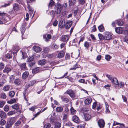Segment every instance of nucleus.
Returning a JSON list of instances; mask_svg holds the SVG:
<instances>
[{"label": "nucleus", "instance_id": "obj_33", "mask_svg": "<svg viewBox=\"0 0 128 128\" xmlns=\"http://www.w3.org/2000/svg\"><path fill=\"white\" fill-rule=\"evenodd\" d=\"M14 83L16 85H18L20 83V80L18 79H16L15 80Z\"/></svg>", "mask_w": 128, "mask_h": 128}, {"label": "nucleus", "instance_id": "obj_64", "mask_svg": "<svg viewBox=\"0 0 128 128\" xmlns=\"http://www.w3.org/2000/svg\"><path fill=\"white\" fill-rule=\"evenodd\" d=\"M101 56L100 55H98L96 58V60H98L99 61L100 60L101 58Z\"/></svg>", "mask_w": 128, "mask_h": 128}, {"label": "nucleus", "instance_id": "obj_43", "mask_svg": "<svg viewBox=\"0 0 128 128\" xmlns=\"http://www.w3.org/2000/svg\"><path fill=\"white\" fill-rule=\"evenodd\" d=\"M98 36L99 39L101 40H104V37L103 36V35L101 34H98Z\"/></svg>", "mask_w": 128, "mask_h": 128}, {"label": "nucleus", "instance_id": "obj_35", "mask_svg": "<svg viewBox=\"0 0 128 128\" xmlns=\"http://www.w3.org/2000/svg\"><path fill=\"white\" fill-rule=\"evenodd\" d=\"M39 70V68L38 67L32 70V72L33 73L36 74L38 72Z\"/></svg>", "mask_w": 128, "mask_h": 128}, {"label": "nucleus", "instance_id": "obj_32", "mask_svg": "<svg viewBox=\"0 0 128 128\" xmlns=\"http://www.w3.org/2000/svg\"><path fill=\"white\" fill-rule=\"evenodd\" d=\"M105 108L106 109V113H109L110 112V110L108 109V103H107L106 102L105 103Z\"/></svg>", "mask_w": 128, "mask_h": 128}, {"label": "nucleus", "instance_id": "obj_51", "mask_svg": "<svg viewBox=\"0 0 128 128\" xmlns=\"http://www.w3.org/2000/svg\"><path fill=\"white\" fill-rule=\"evenodd\" d=\"M98 103H97L96 102H95L94 103L92 107L93 109H95V108H96Z\"/></svg>", "mask_w": 128, "mask_h": 128}, {"label": "nucleus", "instance_id": "obj_7", "mask_svg": "<svg viewBox=\"0 0 128 128\" xmlns=\"http://www.w3.org/2000/svg\"><path fill=\"white\" fill-rule=\"evenodd\" d=\"M115 30L116 32L118 34H122L123 32L124 29L122 27H116L115 28Z\"/></svg>", "mask_w": 128, "mask_h": 128}, {"label": "nucleus", "instance_id": "obj_49", "mask_svg": "<svg viewBox=\"0 0 128 128\" xmlns=\"http://www.w3.org/2000/svg\"><path fill=\"white\" fill-rule=\"evenodd\" d=\"M106 76L108 78V79L111 81L113 80L114 78L112 77V75H109L108 74L106 75Z\"/></svg>", "mask_w": 128, "mask_h": 128}, {"label": "nucleus", "instance_id": "obj_39", "mask_svg": "<svg viewBox=\"0 0 128 128\" xmlns=\"http://www.w3.org/2000/svg\"><path fill=\"white\" fill-rule=\"evenodd\" d=\"M58 25L60 28H62L64 27L63 24V21L62 20H60L59 22Z\"/></svg>", "mask_w": 128, "mask_h": 128}, {"label": "nucleus", "instance_id": "obj_40", "mask_svg": "<svg viewBox=\"0 0 128 128\" xmlns=\"http://www.w3.org/2000/svg\"><path fill=\"white\" fill-rule=\"evenodd\" d=\"M61 124L60 122L56 123L54 126L55 128H60L61 126Z\"/></svg>", "mask_w": 128, "mask_h": 128}, {"label": "nucleus", "instance_id": "obj_36", "mask_svg": "<svg viewBox=\"0 0 128 128\" xmlns=\"http://www.w3.org/2000/svg\"><path fill=\"white\" fill-rule=\"evenodd\" d=\"M15 95V92L13 91L10 92L9 93V95L11 97H13Z\"/></svg>", "mask_w": 128, "mask_h": 128}, {"label": "nucleus", "instance_id": "obj_41", "mask_svg": "<svg viewBox=\"0 0 128 128\" xmlns=\"http://www.w3.org/2000/svg\"><path fill=\"white\" fill-rule=\"evenodd\" d=\"M117 85L120 88H122L124 86V82H121L119 84L118 83V84Z\"/></svg>", "mask_w": 128, "mask_h": 128}, {"label": "nucleus", "instance_id": "obj_16", "mask_svg": "<svg viewBox=\"0 0 128 128\" xmlns=\"http://www.w3.org/2000/svg\"><path fill=\"white\" fill-rule=\"evenodd\" d=\"M84 115L86 120L88 121L90 120L91 118L90 115L86 113L84 114Z\"/></svg>", "mask_w": 128, "mask_h": 128}, {"label": "nucleus", "instance_id": "obj_28", "mask_svg": "<svg viewBox=\"0 0 128 128\" xmlns=\"http://www.w3.org/2000/svg\"><path fill=\"white\" fill-rule=\"evenodd\" d=\"M16 102V100L15 98H12L10 100L8 101V103L10 104H12Z\"/></svg>", "mask_w": 128, "mask_h": 128}, {"label": "nucleus", "instance_id": "obj_52", "mask_svg": "<svg viewBox=\"0 0 128 128\" xmlns=\"http://www.w3.org/2000/svg\"><path fill=\"white\" fill-rule=\"evenodd\" d=\"M84 46L86 48H88L89 47V44L87 42H86L84 44Z\"/></svg>", "mask_w": 128, "mask_h": 128}, {"label": "nucleus", "instance_id": "obj_1", "mask_svg": "<svg viewBox=\"0 0 128 128\" xmlns=\"http://www.w3.org/2000/svg\"><path fill=\"white\" fill-rule=\"evenodd\" d=\"M54 8L56 12L58 14L60 13L63 8V6L60 3H58L56 4Z\"/></svg>", "mask_w": 128, "mask_h": 128}, {"label": "nucleus", "instance_id": "obj_37", "mask_svg": "<svg viewBox=\"0 0 128 128\" xmlns=\"http://www.w3.org/2000/svg\"><path fill=\"white\" fill-rule=\"evenodd\" d=\"M20 30H21V33L22 35H23L25 30V28L24 26H22V27L20 28Z\"/></svg>", "mask_w": 128, "mask_h": 128}, {"label": "nucleus", "instance_id": "obj_48", "mask_svg": "<svg viewBox=\"0 0 128 128\" xmlns=\"http://www.w3.org/2000/svg\"><path fill=\"white\" fill-rule=\"evenodd\" d=\"M111 58V57L109 55L106 54L105 56V59L107 61L110 60V59Z\"/></svg>", "mask_w": 128, "mask_h": 128}, {"label": "nucleus", "instance_id": "obj_26", "mask_svg": "<svg viewBox=\"0 0 128 128\" xmlns=\"http://www.w3.org/2000/svg\"><path fill=\"white\" fill-rule=\"evenodd\" d=\"M24 100L28 102V96L27 94L25 92L24 93Z\"/></svg>", "mask_w": 128, "mask_h": 128}, {"label": "nucleus", "instance_id": "obj_55", "mask_svg": "<svg viewBox=\"0 0 128 128\" xmlns=\"http://www.w3.org/2000/svg\"><path fill=\"white\" fill-rule=\"evenodd\" d=\"M36 81L35 80H34L30 82V85L31 86H33L36 82Z\"/></svg>", "mask_w": 128, "mask_h": 128}, {"label": "nucleus", "instance_id": "obj_10", "mask_svg": "<svg viewBox=\"0 0 128 128\" xmlns=\"http://www.w3.org/2000/svg\"><path fill=\"white\" fill-rule=\"evenodd\" d=\"M72 24V22L71 21H68L67 22L66 24V28L67 29L70 28Z\"/></svg>", "mask_w": 128, "mask_h": 128}, {"label": "nucleus", "instance_id": "obj_30", "mask_svg": "<svg viewBox=\"0 0 128 128\" xmlns=\"http://www.w3.org/2000/svg\"><path fill=\"white\" fill-rule=\"evenodd\" d=\"M5 56L8 59L12 58V55L11 54L8 53L6 54Z\"/></svg>", "mask_w": 128, "mask_h": 128}, {"label": "nucleus", "instance_id": "obj_8", "mask_svg": "<svg viewBox=\"0 0 128 128\" xmlns=\"http://www.w3.org/2000/svg\"><path fill=\"white\" fill-rule=\"evenodd\" d=\"M112 36L111 34L108 32H106L105 34L104 39L106 40H109L111 39Z\"/></svg>", "mask_w": 128, "mask_h": 128}, {"label": "nucleus", "instance_id": "obj_13", "mask_svg": "<svg viewBox=\"0 0 128 128\" xmlns=\"http://www.w3.org/2000/svg\"><path fill=\"white\" fill-rule=\"evenodd\" d=\"M34 51L37 52H40L42 50L41 48L40 47L37 46H34Z\"/></svg>", "mask_w": 128, "mask_h": 128}, {"label": "nucleus", "instance_id": "obj_25", "mask_svg": "<svg viewBox=\"0 0 128 128\" xmlns=\"http://www.w3.org/2000/svg\"><path fill=\"white\" fill-rule=\"evenodd\" d=\"M70 110L71 114L73 115L75 114L76 112V110H75L72 106L71 107Z\"/></svg>", "mask_w": 128, "mask_h": 128}, {"label": "nucleus", "instance_id": "obj_62", "mask_svg": "<svg viewBox=\"0 0 128 128\" xmlns=\"http://www.w3.org/2000/svg\"><path fill=\"white\" fill-rule=\"evenodd\" d=\"M1 97L3 99H5L6 97V96L4 93H2L1 94Z\"/></svg>", "mask_w": 128, "mask_h": 128}, {"label": "nucleus", "instance_id": "obj_15", "mask_svg": "<svg viewBox=\"0 0 128 128\" xmlns=\"http://www.w3.org/2000/svg\"><path fill=\"white\" fill-rule=\"evenodd\" d=\"M61 98L62 100L64 102L67 103L69 101V99L64 96H61Z\"/></svg>", "mask_w": 128, "mask_h": 128}, {"label": "nucleus", "instance_id": "obj_56", "mask_svg": "<svg viewBox=\"0 0 128 128\" xmlns=\"http://www.w3.org/2000/svg\"><path fill=\"white\" fill-rule=\"evenodd\" d=\"M63 119L66 120L68 118V114H64L63 115Z\"/></svg>", "mask_w": 128, "mask_h": 128}, {"label": "nucleus", "instance_id": "obj_12", "mask_svg": "<svg viewBox=\"0 0 128 128\" xmlns=\"http://www.w3.org/2000/svg\"><path fill=\"white\" fill-rule=\"evenodd\" d=\"M72 120L73 122L76 123H78L79 122V119L77 116L74 115L72 116Z\"/></svg>", "mask_w": 128, "mask_h": 128}, {"label": "nucleus", "instance_id": "obj_58", "mask_svg": "<svg viewBox=\"0 0 128 128\" xmlns=\"http://www.w3.org/2000/svg\"><path fill=\"white\" fill-rule=\"evenodd\" d=\"M5 104V102L3 101L0 102V108H2Z\"/></svg>", "mask_w": 128, "mask_h": 128}, {"label": "nucleus", "instance_id": "obj_18", "mask_svg": "<svg viewBox=\"0 0 128 128\" xmlns=\"http://www.w3.org/2000/svg\"><path fill=\"white\" fill-rule=\"evenodd\" d=\"M6 113L4 111H0V116L2 118H4L6 117Z\"/></svg>", "mask_w": 128, "mask_h": 128}, {"label": "nucleus", "instance_id": "obj_14", "mask_svg": "<svg viewBox=\"0 0 128 128\" xmlns=\"http://www.w3.org/2000/svg\"><path fill=\"white\" fill-rule=\"evenodd\" d=\"M20 67L22 70H26L27 69L26 66V64L25 63L21 64L20 66Z\"/></svg>", "mask_w": 128, "mask_h": 128}, {"label": "nucleus", "instance_id": "obj_31", "mask_svg": "<svg viewBox=\"0 0 128 128\" xmlns=\"http://www.w3.org/2000/svg\"><path fill=\"white\" fill-rule=\"evenodd\" d=\"M12 108L16 110H18L19 108V106L18 104H15L12 106Z\"/></svg>", "mask_w": 128, "mask_h": 128}, {"label": "nucleus", "instance_id": "obj_60", "mask_svg": "<svg viewBox=\"0 0 128 128\" xmlns=\"http://www.w3.org/2000/svg\"><path fill=\"white\" fill-rule=\"evenodd\" d=\"M15 113L13 111H10L9 112H8V115H11L14 114Z\"/></svg>", "mask_w": 128, "mask_h": 128}, {"label": "nucleus", "instance_id": "obj_38", "mask_svg": "<svg viewBox=\"0 0 128 128\" xmlns=\"http://www.w3.org/2000/svg\"><path fill=\"white\" fill-rule=\"evenodd\" d=\"M78 67V64L76 63V64L74 65V66L70 69V70H75Z\"/></svg>", "mask_w": 128, "mask_h": 128}, {"label": "nucleus", "instance_id": "obj_57", "mask_svg": "<svg viewBox=\"0 0 128 128\" xmlns=\"http://www.w3.org/2000/svg\"><path fill=\"white\" fill-rule=\"evenodd\" d=\"M4 110L6 112H7L9 110V107L8 106H6L4 108Z\"/></svg>", "mask_w": 128, "mask_h": 128}, {"label": "nucleus", "instance_id": "obj_6", "mask_svg": "<svg viewBox=\"0 0 128 128\" xmlns=\"http://www.w3.org/2000/svg\"><path fill=\"white\" fill-rule=\"evenodd\" d=\"M19 50V48L18 46L17 45H15L13 47L12 50V52L14 54H16Z\"/></svg>", "mask_w": 128, "mask_h": 128}, {"label": "nucleus", "instance_id": "obj_9", "mask_svg": "<svg viewBox=\"0 0 128 128\" xmlns=\"http://www.w3.org/2000/svg\"><path fill=\"white\" fill-rule=\"evenodd\" d=\"M92 100V98H88L86 99L84 101L85 104L88 105L90 104Z\"/></svg>", "mask_w": 128, "mask_h": 128}, {"label": "nucleus", "instance_id": "obj_63", "mask_svg": "<svg viewBox=\"0 0 128 128\" xmlns=\"http://www.w3.org/2000/svg\"><path fill=\"white\" fill-rule=\"evenodd\" d=\"M96 30V25H94L92 28V30L91 32H95Z\"/></svg>", "mask_w": 128, "mask_h": 128}, {"label": "nucleus", "instance_id": "obj_20", "mask_svg": "<svg viewBox=\"0 0 128 128\" xmlns=\"http://www.w3.org/2000/svg\"><path fill=\"white\" fill-rule=\"evenodd\" d=\"M52 48L54 50L57 49L58 47V46L56 44L54 43H52Z\"/></svg>", "mask_w": 128, "mask_h": 128}, {"label": "nucleus", "instance_id": "obj_42", "mask_svg": "<svg viewBox=\"0 0 128 128\" xmlns=\"http://www.w3.org/2000/svg\"><path fill=\"white\" fill-rule=\"evenodd\" d=\"M76 2V0H69L70 4L71 5L74 4Z\"/></svg>", "mask_w": 128, "mask_h": 128}, {"label": "nucleus", "instance_id": "obj_21", "mask_svg": "<svg viewBox=\"0 0 128 128\" xmlns=\"http://www.w3.org/2000/svg\"><path fill=\"white\" fill-rule=\"evenodd\" d=\"M46 62V61L45 60L43 59L39 61L38 62V64L41 65H43Z\"/></svg>", "mask_w": 128, "mask_h": 128}, {"label": "nucleus", "instance_id": "obj_53", "mask_svg": "<svg viewBox=\"0 0 128 128\" xmlns=\"http://www.w3.org/2000/svg\"><path fill=\"white\" fill-rule=\"evenodd\" d=\"M51 126L50 124L47 123L44 126V128H49Z\"/></svg>", "mask_w": 128, "mask_h": 128}, {"label": "nucleus", "instance_id": "obj_27", "mask_svg": "<svg viewBox=\"0 0 128 128\" xmlns=\"http://www.w3.org/2000/svg\"><path fill=\"white\" fill-rule=\"evenodd\" d=\"M22 120H18L14 124L15 126L17 127L20 126L22 123Z\"/></svg>", "mask_w": 128, "mask_h": 128}, {"label": "nucleus", "instance_id": "obj_17", "mask_svg": "<svg viewBox=\"0 0 128 128\" xmlns=\"http://www.w3.org/2000/svg\"><path fill=\"white\" fill-rule=\"evenodd\" d=\"M13 8L15 11H17L19 9V6L18 4H15L13 5Z\"/></svg>", "mask_w": 128, "mask_h": 128}, {"label": "nucleus", "instance_id": "obj_22", "mask_svg": "<svg viewBox=\"0 0 128 128\" xmlns=\"http://www.w3.org/2000/svg\"><path fill=\"white\" fill-rule=\"evenodd\" d=\"M112 83L117 85L118 84V82L117 79L116 78H114L113 80L111 81Z\"/></svg>", "mask_w": 128, "mask_h": 128}, {"label": "nucleus", "instance_id": "obj_45", "mask_svg": "<svg viewBox=\"0 0 128 128\" xmlns=\"http://www.w3.org/2000/svg\"><path fill=\"white\" fill-rule=\"evenodd\" d=\"M102 107V106L101 105L100 103H98L96 108V110H99L101 109Z\"/></svg>", "mask_w": 128, "mask_h": 128}, {"label": "nucleus", "instance_id": "obj_50", "mask_svg": "<svg viewBox=\"0 0 128 128\" xmlns=\"http://www.w3.org/2000/svg\"><path fill=\"white\" fill-rule=\"evenodd\" d=\"M33 58L32 57H29L27 59V62H30L33 61Z\"/></svg>", "mask_w": 128, "mask_h": 128}, {"label": "nucleus", "instance_id": "obj_3", "mask_svg": "<svg viewBox=\"0 0 128 128\" xmlns=\"http://www.w3.org/2000/svg\"><path fill=\"white\" fill-rule=\"evenodd\" d=\"M28 49L26 48H23L20 51V52L22 55L23 58H25L26 57V53L28 52Z\"/></svg>", "mask_w": 128, "mask_h": 128}, {"label": "nucleus", "instance_id": "obj_46", "mask_svg": "<svg viewBox=\"0 0 128 128\" xmlns=\"http://www.w3.org/2000/svg\"><path fill=\"white\" fill-rule=\"evenodd\" d=\"M6 121L2 119L0 120V124L1 125L3 126L6 123Z\"/></svg>", "mask_w": 128, "mask_h": 128}, {"label": "nucleus", "instance_id": "obj_23", "mask_svg": "<svg viewBox=\"0 0 128 128\" xmlns=\"http://www.w3.org/2000/svg\"><path fill=\"white\" fill-rule=\"evenodd\" d=\"M11 71V69L10 68L8 67L7 66H6L4 68V70L3 71L4 72H6L8 73L9 72Z\"/></svg>", "mask_w": 128, "mask_h": 128}, {"label": "nucleus", "instance_id": "obj_2", "mask_svg": "<svg viewBox=\"0 0 128 128\" xmlns=\"http://www.w3.org/2000/svg\"><path fill=\"white\" fill-rule=\"evenodd\" d=\"M98 123L100 128H104L105 126V122L103 119H99L98 122Z\"/></svg>", "mask_w": 128, "mask_h": 128}, {"label": "nucleus", "instance_id": "obj_19", "mask_svg": "<svg viewBox=\"0 0 128 128\" xmlns=\"http://www.w3.org/2000/svg\"><path fill=\"white\" fill-rule=\"evenodd\" d=\"M28 74L29 73L28 72H25L22 74V78L24 79H26L28 76Z\"/></svg>", "mask_w": 128, "mask_h": 128}, {"label": "nucleus", "instance_id": "obj_29", "mask_svg": "<svg viewBox=\"0 0 128 128\" xmlns=\"http://www.w3.org/2000/svg\"><path fill=\"white\" fill-rule=\"evenodd\" d=\"M99 30L100 32H103L104 30V28L102 25H101L98 27Z\"/></svg>", "mask_w": 128, "mask_h": 128}, {"label": "nucleus", "instance_id": "obj_54", "mask_svg": "<svg viewBox=\"0 0 128 128\" xmlns=\"http://www.w3.org/2000/svg\"><path fill=\"white\" fill-rule=\"evenodd\" d=\"M65 78H66L68 79L69 81L71 82H73L74 81V79H73L72 77H69V76H67Z\"/></svg>", "mask_w": 128, "mask_h": 128}, {"label": "nucleus", "instance_id": "obj_11", "mask_svg": "<svg viewBox=\"0 0 128 128\" xmlns=\"http://www.w3.org/2000/svg\"><path fill=\"white\" fill-rule=\"evenodd\" d=\"M65 54V52L63 50H61L60 52L58 54V58H61L64 57Z\"/></svg>", "mask_w": 128, "mask_h": 128}, {"label": "nucleus", "instance_id": "obj_24", "mask_svg": "<svg viewBox=\"0 0 128 128\" xmlns=\"http://www.w3.org/2000/svg\"><path fill=\"white\" fill-rule=\"evenodd\" d=\"M116 24L119 26H122L124 23L123 21L120 20H116Z\"/></svg>", "mask_w": 128, "mask_h": 128}, {"label": "nucleus", "instance_id": "obj_47", "mask_svg": "<svg viewBox=\"0 0 128 128\" xmlns=\"http://www.w3.org/2000/svg\"><path fill=\"white\" fill-rule=\"evenodd\" d=\"M10 88V86H6L4 87L3 89L4 91H7L9 90Z\"/></svg>", "mask_w": 128, "mask_h": 128}, {"label": "nucleus", "instance_id": "obj_61", "mask_svg": "<svg viewBox=\"0 0 128 128\" xmlns=\"http://www.w3.org/2000/svg\"><path fill=\"white\" fill-rule=\"evenodd\" d=\"M65 44L64 43H62L60 45V48H64L63 50H65L66 48L64 46Z\"/></svg>", "mask_w": 128, "mask_h": 128}, {"label": "nucleus", "instance_id": "obj_44", "mask_svg": "<svg viewBox=\"0 0 128 128\" xmlns=\"http://www.w3.org/2000/svg\"><path fill=\"white\" fill-rule=\"evenodd\" d=\"M8 121L13 124L15 122V120L14 118H10Z\"/></svg>", "mask_w": 128, "mask_h": 128}, {"label": "nucleus", "instance_id": "obj_4", "mask_svg": "<svg viewBox=\"0 0 128 128\" xmlns=\"http://www.w3.org/2000/svg\"><path fill=\"white\" fill-rule=\"evenodd\" d=\"M66 92L72 98H74L75 97V94L74 92L72 90H67Z\"/></svg>", "mask_w": 128, "mask_h": 128}, {"label": "nucleus", "instance_id": "obj_34", "mask_svg": "<svg viewBox=\"0 0 128 128\" xmlns=\"http://www.w3.org/2000/svg\"><path fill=\"white\" fill-rule=\"evenodd\" d=\"M63 110L62 108L61 107H58L56 108V110L58 112H61Z\"/></svg>", "mask_w": 128, "mask_h": 128}, {"label": "nucleus", "instance_id": "obj_5", "mask_svg": "<svg viewBox=\"0 0 128 128\" xmlns=\"http://www.w3.org/2000/svg\"><path fill=\"white\" fill-rule=\"evenodd\" d=\"M69 39V38L68 36L63 35L61 36L60 40L62 41L67 42L68 40Z\"/></svg>", "mask_w": 128, "mask_h": 128}, {"label": "nucleus", "instance_id": "obj_59", "mask_svg": "<svg viewBox=\"0 0 128 128\" xmlns=\"http://www.w3.org/2000/svg\"><path fill=\"white\" fill-rule=\"evenodd\" d=\"M28 8L30 12V14H32L33 12L34 11L32 10L30 6L29 5L28 6Z\"/></svg>", "mask_w": 128, "mask_h": 128}]
</instances>
